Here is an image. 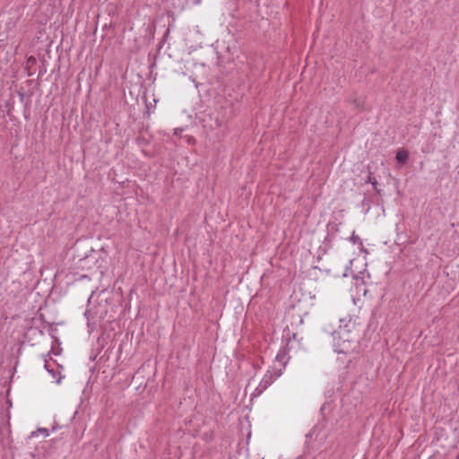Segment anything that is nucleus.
<instances>
[{
	"label": "nucleus",
	"mask_w": 459,
	"mask_h": 459,
	"mask_svg": "<svg viewBox=\"0 0 459 459\" xmlns=\"http://www.w3.org/2000/svg\"><path fill=\"white\" fill-rule=\"evenodd\" d=\"M355 322L351 318L340 319V325L337 330H333L331 334L334 340L345 342H351L354 339Z\"/></svg>",
	"instance_id": "obj_1"
},
{
	"label": "nucleus",
	"mask_w": 459,
	"mask_h": 459,
	"mask_svg": "<svg viewBox=\"0 0 459 459\" xmlns=\"http://www.w3.org/2000/svg\"><path fill=\"white\" fill-rule=\"evenodd\" d=\"M280 376L281 372L267 371L251 394L252 398L260 396Z\"/></svg>",
	"instance_id": "obj_2"
},
{
	"label": "nucleus",
	"mask_w": 459,
	"mask_h": 459,
	"mask_svg": "<svg viewBox=\"0 0 459 459\" xmlns=\"http://www.w3.org/2000/svg\"><path fill=\"white\" fill-rule=\"evenodd\" d=\"M288 346H289V344H287L285 347L281 348L276 355V358H275L276 360L279 361L280 363L283 364V366L286 365V363L289 359V357H288L289 347Z\"/></svg>",
	"instance_id": "obj_3"
},
{
	"label": "nucleus",
	"mask_w": 459,
	"mask_h": 459,
	"mask_svg": "<svg viewBox=\"0 0 459 459\" xmlns=\"http://www.w3.org/2000/svg\"><path fill=\"white\" fill-rule=\"evenodd\" d=\"M395 158L399 162H405L408 159V153L403 150L398 151Z\"/></svg>",
	"instance_id": "obj_4"
},
{
	"label": "nucleus",
	"mask_w": 459,
	"mask_h": 459,
	"mask_svg": "<svg viewBox=\"0 0 459 459\" xmlns=\"http://www.w3.org/2000/svg\"><path fill=\"white\" fill-rule=\"evenodd\" d=\"M350 240L353 244H358L361 248L363 247V243H362L361 238L358 235H356L354 231L352 232L351 236L350 237Z\"/></svg>",
	"instance_id": "obj_5"
},
{
	"label": "nucleus",
	"mask_w": 459,
	"mask_h": 459,
	"mask_svg": "<svg viewBox=\"0 0 459 459\" xmlns=\"http://www.w3.org/2000/svg\"><path fill=\"white\" fill-rule=\"evenodd\" d=\"M367 182H368V183H370V184L373 186L374 189H375L376 191H377V179L372 176V174H371V173H369V175H368V179H367Z\"/></svg>",
	"instance_id": "obj_6"
},
{
	"label": "nucleus",
	"mask_w": 459,
	"mask_h": 459,
	"mask_svg": "<svg viewBox=\"0 0 459 459\" xmlns=\"http://www.w3.org/2000/svg\"><path fill=\"white\" fill-rule=\"evenodd\" d=\"M44 367H45V368H46V369H47V370H48V372L53 376V377H56V373H55V371H54V370H50V369H48V363H47V362L45 363V366H44Z\"/></svg>",
	"instance_id": "obj_7"
},
{
	"label": "nucleus",
	"mask_w": 459,
	"mask_h": 459,
	"mask_svg": "<svg viewBox=\"0 0 459 459\" xmlns=\"http://www.w3.org/2000/svg\"><path fill=\"white\" fill-rule=\"evenodd\" d=\"M216 123L218 127H221L223 126L222 122H219L218 119L216 120Z\"/></svg>",
	"instance_id": "obj_8"
},
{
	"label": "nucleus",
	"mask_w": 459,
	"mask_h": 459,
	"mask_svg": "<svg viewBox=\"0 0 459 459\" xmlns=\"http://www.w3.org/2000/svg\"><path fill=\"white\" fill-rule=\"evenodd\" d=\"M90 314H91L90 310H86V311H85V316H88V317H89Z\"/></svg>",
	"instance_id": "obj_9"
},
{
	"label": "nucleus",
	"mask_w": 459,
	"mask_h": 459,
	"mask_svg": "<svg viewBox=\"0 0 459 459\" xmlns=\"http://www.w3.org/2000/svg\"><path fill=\"white\" fill-rule=\"evenodd\" d=\"M42 433H46L48 435V430L46 429H40Z\"/></svg>",
	"instance_id": "obj_10"
},
{
	"label": "nucleus",
	"mask_w": 459,
	"mask_h": 459,
	"mask_svg": "<svg viewBox=\"0 0 459 459\" xmlns=\"http://www.w3.org/2000/svg\"><path fill=\"white\" fill-rule=\"evenodd\" d=\"M354 103H355V105H356L357 107H359V106H360V103H359V102L354 101Z\"/></svg>",
	"instance_id": "obj_11"
},
{
	"label": "nucleus",
	"mask_w": 459,
	"mask_h": 459,
	"mask_svg": "<svg viewBox=\"0 0 459 459\" xmlns=\"http://www.w3.org/2000/svg\"><path fill=\"white\" fill-rule=\"evenodd\" d=\"M175 134H179V131H178V129H176Z\"/></svg>",
	"instance_id": "obj_12"
},
{
	"label": "nucleus",
	"mask_w": 459,
	"mask_h": 459,
	"mask_svg": "<svg viewBox=\"0 0 459 459\" xmlns=\"http://www.w3.org/2000/svg\"><path fill=\"white\" fill-rule=\"evenodd\" d=\"M175 134H179V131H178V129H176Z\"/></svg>",
	"instance_id": "obj_13"
}]
</instances>
